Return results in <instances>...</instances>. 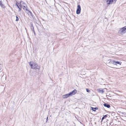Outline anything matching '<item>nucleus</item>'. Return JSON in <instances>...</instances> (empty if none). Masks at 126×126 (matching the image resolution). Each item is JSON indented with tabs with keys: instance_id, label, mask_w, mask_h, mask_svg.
Instances as JSON below:
<instances>
[{
	"instance_id": "6",
	"label": "nucleus",
	"mask_w": 126,
	"mask_h": 126,
	"mask_svg": "<svg viewBox=\"0 0 126 126\" xmlns=\"http://www.w3.org/2000/svg\"><path fill=\"white\" fill-rule=\"evenodd\" d=\"M70 96H71L69 93L68 94H66L63 95L62 97L63 99H65L70 97Z\"/></svg>"
},
{
	"instance_id": "14",
	"label": "nucleus",
	"mask_w": 126,
	"mask_h": 126,
	"mask_svg": "<svg viewBox=\"0 0 126 126\" xmlns=\"http://www.w3.org/2000/svg\"><path fill=\"white\" fill-rule=\"evenodd\" d=\"M20 2L19 3H18L17 2H16V6H17L18 5H20Z\"/></svg>"
},
{
	"instance_id": "12",
	"label": "nucleus",
	"mask_w": 126,
	"mask_h": 126,
	"mask_svg": "<svg viewBox=\"0 0 126 126\" xmlns=\"http://www.w3.org/2000/svg\"><path fill=\"white\" fill-rule=\"evenodd\" d=\"M23 4V7H22L23 9L25 10V8L27 7L26 4L23 2V4Z\"/></svg>"
},
{
	"instance_id": "17",
	"label": "nucleus",
	"mask_w": 126,
	"mask_h": 126,
	"mask_svg": "<svg viewBox=\"0 0 126 126\" xmlns=\"http://www.w3.org/2000/svg\"><path fill=\"white\" fill-rule=\"evenodd\" d=\"M86 90L87 92H89L90 91V90H88V89H86Z\"/></svg>"
},
{
	"instance_id": "20",
	"label": "nucleus",
	"mask_w": 126,
	"mask_h": 126,
	"mask_svg": "<svg viewBox=\"0 0 126 126\" xmlns=\"http://www.w3.org/2000/svg\"><path fill=\"white\" fill-rule=\"evenodd\" d=\"M104 117H102V119L101 120L102 121L103 119H104Z\"/></svg>"
},
{
	"instance_id": "11",
	"label": "nucleus",
	"mask_w": 126,
	"mask_h": 126,
	"mask_svg": "<svg viewBox=\"0 0 126 126\" xmlns=\"http://www.w3.org/2000/svg\"><path fill=\"white\" fill-rule=\"evenodd\" d=\"M104 105L105 107H107L108 108H109L110 107V106L108 104H104Z\"/></svg>"
},
{
	"instance_id": "23",
	"label": "nucleus",
	"mask_w": 126,
	"mask_h": 126,
	"mask_svg": "<svg viewBox=\"0 0 126 126\" xmlns=\"http://www.w3.org/2000/svg\"><path fill=\"white\" fill-rule=\"evenodd\" d=\"M106 116H106V115H105V116H104V117H106Z\"/></svg>"
},
{
	"instance_id": "22",
	"label": "nucleus",
	"mask_w": 126,
	"mask_h": 126,
	"mask_svg": "<svg viewBox=\"0 0 126 126\" xmlns=\"http://www.w3.org/2000/svg\"><path fill=\"white\" fill-rule=\"evenodd\" d=\"M48 120V117H47V119H46V120H47V121Z\"/></svg>"
},
{
	"instance_id": "8",
	"label": "nucleus",
	"mask_w": 126,
	"mask_h": 126,
	"mask_svg": "<svg viewBox=\"0 0 126 126\" xmlns=\"http://www.w3.org/2000/svg\"><path fill=\"white\" fill-rule=\"evenodd\" d=\"M97 91L98 92L102 94L104 92V90L102 88L98 89H97Z\"/></svg>"
},
{
	"instance_id": "10",
	"label": "nucleus",
	"mask_w": 126,
	"mask_h": 126,
	"mask_svg": "<svg viewBox=\"0 0 126 126\" xmlns=\"http://www.w3.org/2000/svg\"><path fill=\"white\" fill-rule=\"evenodd\" d=\"M0 6L3 8H5V7L4 5L2 3L1 0H0Z\"/></svg>"
},
{
	"instance_id": "5",
	"label": "nucleus",
	"mask_w": 126,
	"mask_h": 126,
	"mask_svg": "<svg viewBox=\"0 0 126 126\" xmlns=\"http://www.w3.org/2000/svg\"><path fill=\"white\" fill-rule=\"evenodd\" d=\"M117 0H107L106 3L107 4H112L114 2H115Z\"/></svg>"
},
{
	"instance_id": "15",
	"label": "nucleus",
	"mask_w": 126,
	"mask_h": 126,
	"mask_svg": "<svg viewBox=\"0 0 126 126\" xmlns=\"http://www.w3.org/2000/svg\"><path fill=\"white\" fill-rule=\"evenodd\" d=\"M25 10L27 11H28L29 12V13H30V14H32V13L30 11H29V10H28L27 8H26Z\"/></svg>"
},
{
	"instance_id": "2",
	"label": "nucleus",
	"mask_w": 126,
	"mask_h": 126,
	"mask_svg": "<svg viewBox=\"0 0 126 126\" xmlns=\"http://www.w3.org/2000/svg\"><path fill=\"white\" fill-rule=\"evenodd\" d=\"M29 64L31 66V69H39L40 67L38 65L37 63L33 62H29Z\"/></svg>"
},
{
	"instance_id": "19",
	"label": "nucleus",
	"mask_w": 126,
	"mask_h": 126,
	"mask_svg": "<svg viewBox=\"0 0 126 126\" xmlns=\"http://www.w3.org/2000/svg\"><path fill=\"white\" fill-rule=\"evenodd\" d=\"M2 66H0V70L2 69Z\"/></svg>"
},
{
	"instance_id": "9",
	"label": "nucleus",
	"mask_w": 126,
	"mask_h": 126,
	"mask_svg": "<svg viewBox=\"0 0 126 126\" xmlns=\"http://www.w3.org/2000/svg\"><path fill=\"white\" fill-rule=\"evenodd\" d=\"M23 4V2L22 1H21L20 2V5H18V6H17L18 8L19 9V10L18 11H20L21 10V7H20V6H21V5L22 4Z\"/></svg>"
},
{
	"instance_id": "4",
	"label": "nucleus",
	"mask_w": 126,
	"mask_h": 126,
	"mask_svg": "<svg viewBox=\"0 0 126 126\" xmlns=\"http://www.w3.org/2000/svg\"><path fill=\"white\" fill-rule=\"evenodd\" d=\"M81 10V7L80 5H79L77 6V9L76 11V13L77 14H79Z\"/></svg>"
},
{
	"instance_id": "3",
	"label": "nucleus",
	"mask_w": 126,
	"mask_h": 126,
	"mask_svg": "<svg viewBox=\"0 0 126 126\" xmlns=\"http://www.w3.org/2000/svg\"><path fill=\"white\" fill-rule=\"evenodd\" d=\"M126 32V26L120 28L118 32V33L121 34H123Z\"/></svg>"
},
{
	"instance_id": "1",
	"label": "nucleus",
	"mask_w": 126,
	"mask_h": 126,
	"mask_svg": "<svg viewBox=\"0 0 126 126\" xmlns=\"http://www.w3.org/2000/svg\"><path fill=\"white\" fill-rule=\"evenodd\" d=\"M106 63L107 65L110 67L119 69L120 68L117 67H120L122 63L119 61H115L114 60L110 59L107 60Z\"/></svg>"
},
{
	"instance_id": "18",
	"label": "nucleus",
	"mask_w": 126,
	"mask_h": 126,
	"mask_svg": "<svg viewBox=\"0 0 126 126\" xmlns=\"http://www.w3.org/2000/svg\"><path fill=\"white\" fill-rule=\"evenodd\" d=\"M31 29L32 30H34V28L32 25L31 26Z\"/></svg>"
},
{
	"instance_id": "7",
	"label": "nucleus",
	"mask_w": 126,
	"mask_h": 126,
	"mask_svg": "<svg viewBox=\"0 0 126 126\" xmlns=\"http://www.w3.org/2000/svg\"><path fill=\"white\" fill-rule=\"evenodd\" d=\"M77 93V91L76 90H74L73 91L69 93L71 96H72L73 95Z\"/></svg>"
},
{
	"instance_id": "13",
	"label": "nucleus",
	"mask_w": 126,
	"mask_h": 126,
	"mask_svg": "<svg viewBox=\"0 0 126 126\" xmlns=\"http://www.w3.org/2000/svg\"><path fill=\"white\" fill-rule=\"evenodd\" d=\"M91 109L93 111H95V110L98 109V108H93L92 107H91Z\"/></svg>"
},
{
	"instance_id": "21",
	"label": "nucleus",
	"mask_w": 126,
	"mask_h": 126,
	"mask_svg": "<svg viewBox=\"0 0 126 126\" xmlns=\"http://www.w3.org/2000/svg\"><path fill=\"white\" fill-rule=\"evenodd\" d=\"M23 4H22L21 5V6H20V7H23Z\"/></svg>"
},
{
	"instance_id": "16",
	"label": "nucleus",
	"mask_w": 126,
	"mask_h": 126,
	"mask_svg": "<svg viewBox=\"0 0 126 126\" xmlns=\"http://www.w3.org/2000/svg\"><path fill=\"white\" fill-rule=\"evenodd\" d=\"M16 21H18L19 20V18L17 16H16Z\"/></svg>"
}]
</instances>
